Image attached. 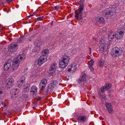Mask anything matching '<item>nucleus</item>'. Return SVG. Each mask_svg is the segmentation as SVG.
<instances>
[{
  "label": "nucleus",
  "instance_id": "obj_39",
  "mask_svg": "<svg viewBox=\"0 0 125 125\" xmlns=\"http://www.w3.org/2000/svg\"><path fill=\"white\" fill-rule=\"evenodd\" d=\"M88 67L91 71H93L94 70V69L92 66H89Z\"/></svg>",
  "mask_w": 125,
  "mask_h": 125
},
{
  "label": "nucleus",
  "instance_id": "obj_51",
  "mask_svg": "<svg viewBox=\"0 0 125 125\" xmlns=\"http://www.w3.org/2000/svg\"><path fill=\"white\" fill-rule=\"evenodd\" d=\"M6 116H5V117H8V115H6Z\"/></svg>",
  "mask_w": 125,
  "mask_h": 125
},
{
  "label": "nucleus",
  "instance_id": "obj_9",
  "mask_svg": "<svg viewBox=\"0 0 125 125\" xmlns=\"http://www.w3.org/2000/svg\"><path fill=\"white\" fill-rule=\"evenodd\" d=\"M25 82V78L24 76H22L17 82V85L20 88H21L24 85V84Z\"/></svg>",
  "mask_w": 125,
  "mask_h": 125
},
{
  "label": "nucleus",
  "instance_id": "obj_22",
  "mask_svg": "<svg viewBox=\"0 0 125 125\" xmlns=\"http://www.w3.org/2000/svg\"><path fill=\"white\" fill-rule=\"evenodd\" d=\"M96 21L99 23H103L104 22V20L102 17L98 16L95 19Z\"/></svg>",
  "mask_w": 125,
  "mask_h": 125
},
{
  "label": "nucleus",
  "instance_id": "obj_35",
  "mask_svg": "<svg viewBox=\"0 0 125 125\" xmlns=\"http://www.w3.org/2000/svg\"><path fill=\"white\" fill-rule=\"evenodd\" d=\"M23 97L24 99H25L26 100H27L28 99V95L27 94H24L23 95Z\"/></svg>",
  "mask_w": 125,
  "mask_h": 125
},
{
  "label": "nucleus",
  "instance_id": "obj_52",
  "mask_svg": "<svg viewBox=\"0 0 125 125\" xmlns=\"http://www.w3.org/2000/svg\"><path fill=\"white\" fill-rule=\"evenodd\" d=\"M29 41H31V39H30L29 40Z\"/></svg>",
  "mask_w": 125,
  "mask_h": 125
},
{
  "label": "nucleus",
  "instance_id": "obj_17",
  "mask_svg": "<svg viewBox=\"0 0 125 125\" xmlns=\"http://www.w3.org/2000/svg\"><path fill=\"white\" fill-rule=\"evenodd\" d=\"M87 117L84 115H79L77 117V119L78 121L79 122H82L84 123L86 121Z\"/></svg>",
  "mask_w": 125,
  "mask_h": 125
},
{
  "label": "nucleus",
  "instance_id": "obj_32",
  "mask_svg": "<svg viewBox=\"0 0 125 125\" xmlns=\"http://www.w3.org/2000/svg\"><path fill=\"white\" fill-rule=\"evenodd\" d=\"M98 94L100 96V98L101 99H105V96L104 95L101 94V93L100 92H98Z\"/></svg>",
  "mask_w": 125,
  "mask_h": 125
},
{
  "label": "nucleus",
  "instance_id": "obj_5",
  "mask_svg": "<svg viewBox=\"0 0 125 125\" xmlns=\"http://www.w3.org/2000/svg\"><path fill=\"white\" fill-rule=\"evenodd\" d=\"M26 56L24 54H22L19 55L16 60L14 61L13 66L16 68H18L19 66L20 62L21 61H23L25 59Z\"/></svg>",
  "mask_w": 125,
  "mask_h": 125
},
{
  "label": "nucleus",
  "instance_id": "obj_7",
  "mask_svg": "<svg viewBox=\"0 0 125 125\" xmlns=\"http://www.w3.org/2000/svg\"><path fill=\"white\" fill-rule=\"evenodd\" d=\"M86 73L87 72L85 71L82 72L81 75L80 77L77 80L79 84L81 83V85H84L86 83L85 82L88 78V77L86 75Z\"/></svg>",
  "mask_w": 125,
  "mask_h": 125
},
{
  "label": "nucleus",
  "instance_id": "obj_56",
  "mask_svg": "<svg viewBox=\"0 0 125 125\" xmlns=\"http://www.w3.org/2000/svg\"><path fill=\"white\" fill-rule=\"evenodd\" d=\"M8 8V9L9 8V7ZM9 12L8 11V12Z\"/></svg>",
  "mask_w": 125,
  "mask_h": 125
},
{
  "label": "nucleus",
  "instance_id": "obj_43",
  "mask_svg": "<svg viewBox=\"0 0 125 125\" xmlns=\"http://www.w3.org/2000/svg\"><path fill=\"white\" fill-rule=\"evenodd\" d=\"M37 46L38 47H39L40 46V45H39V43H38L37 44Z\"/></svg>",
  "mask_w": 125,
  "mask_h": 125
},
{
  "label": "nucleus",
  "instance_id": "obj_28",
  "mask_svg": "<svg viewBox=\"0 0 125 125\" xmlns=\"http://www.w3.org/2000/svg\"><path fill=\"white\" fill-rule=\"evenodd\" d=\"M46 85L43 84L42 83H40L39 87L41 90L45 88Z\"/></svg>",
  "mask_w": 125,
  "mask_h": 125
},
{
  "label": "nucleus",
  "instance_id": "obj_15",
  "mask_svg": "<svg viewBox=\"0 0 125 125\" xmlns=\"http://www.w3.org/2000/svg\"><path fill=\"white\" fill-rule=\"evenodd\" d=\"M8 64V61H7L5 63H4V64L3 67H4V71L3 72V73L5 75V76H6V77H6V79L7 78V77L8 76V75L7 74V73L8 72V66L7 65V64Z\"/></svg>",
  "mask_w": 125,
  "mask_h": 125
},
{
  "label": "nucleus",
  "instance_id": "obj_16",
  "mask_svg": "<svg viewBox=\"0 0 125 125\" xmlns=\"http://www.w3.org/2000/svg\"><path fill=\"white\" fill-rule=\"evenodd\" d=\"M106 109L110 113H112L113 112V110L111 104L106 103L105 104Z\"/></svg>",
  "mask_w": 125,
  "mask_h": 125
},
{
  "label": "nucleus",
  "instance_id": "obj_6",
  "mask_svg": "<svg viewBox=\"0 0 125 125\" xmlns=\"http://www.w3.org/2000/svg\"><path fill=\"white\" fill-rule=\"evenodd\" d=\"M104 40L101 38V39L99 42V44H101L99 46V50L101 52H104L107 51L108 49L109 45L107 43H104Z\"/></svg>",
  "mask_w": 125,
  "mask_h": 125
},
{
  "label": "nucleus",
  "instance_id": "obj_53",
  "mask_svg": "<svg viewBox=\"0 0 125 125\" xmlns=\"http://www.w3.org/2000/svg\"><path fill=\"white\" fill-rule=\"evenodd\" d=\"M90 50L91 51V48H90Z\"/></svg>",
  "mask_w": 125,
  "mask_h": 125
},
{
  "label": "nucleus",
  "instance_id": "obj_48",
  "mask_svg": "<svg viewBox=\"0 0 125 125\" xmlns=\"http://www.w3.org/2000/svg\"><path fill=\"white\" fill-rule=\"evenodd\" d=\"M14 70V69L13 68L12 69V71H13Z\"/></svg>",
  "mask_w": 125,
  "mask_h": 125
},
{
  "label": "nucleus",
  "instance_id": "obj_19",
  "mask_svg": "<svg viewBox=\"0 0 125 125\" xmlns=\"http://www.w3.org/2000/svg\"><path fill=\"white\" fill-rule=\"evenodd\" d=\"M76 63H74L71 64L70 66H69V67L68 69V71L70 72L71 71L74 72L76 71L77 67H76Z\"/></svg>",
  "mask_w": 125,
  "mask_h": 125
},
{
  "label": "nucleus",
  "instance_id": "obj_3",
  "mask_svg": "<svg viewBox=\"0 0 125 125\" xmlns=\"http://www.w3.org/2000/svg\"><path fill=\"white\" fill-rule=\"evenodd\" d=\"M57 84V81L53 80L51 82L50 84L48 85L46 88L45 94L47 95L48 93H51Z\"/></svg>",
  "mask_w": 125,
  "mask_h": 125
},
{
  "label": "nucleus",
  "instance_id": "obj_27",
  "mask_svg": "<svg viewBox=\"0 0 125 125\" xmlns=\"http://www.w3.org/2000/svg\"><path fill=\"white\" fill-rule=\"evenodd\" d=\"M25 37L24 36H22L18 40V42L20 43L23 41L25 39Z\"/></svg>",
  "mask_w": 125,
  "mask_h": 125
},
{
  "label": "nucleus",
  "instance_id": "obj_33",
  "mask_svg": "<svg viewBox=\"0 0 125 125\" xmlns=\"http://www.w3.org/2000/svg\"><path fill=\"white\" fill-rule=\"evenodd\" d=\"M61 8V7L59 5H57L56 6L53 7V9L54 10H56L59 9Z\"/></svg>",
  "mask_w": 125,
  "mask_h": 125
},
{
  "label": "nucleus",
  "instance_id": "obj_29",
  "mask_svg": "<svg viewBox=\"0 0 125 125\" xmlns=\"http://www.w3.org/2000/svg\"><path fill=\"white\" fill-rule=\"evenodd\" d=\"M47 82V80L46 79H42L40 83H42L44 85H46Z\"/></svg>",
  "mask_w": 125,
  "mask_h": 125
},
{
  "label": "nucleus",
  "instance_id": "obj_34",
  "mask_svg": "<svg viewBox=\"0 0 125 125\" xmlns=\"http://www.w3.org/2000/svg\"><path fill=\"white\" fill-rule=\"evenodd\" d=\"M44 17L43 16L42 17H39L37 18L36 19V20L37 21H39V20H42L44 19Z\"/></svg>",
  "mask_w": 125,
  "mask_h": 125
},
{
  "label": "nucleus",
  "instance_id": "obj_30",
  "mask_svg": "<svg viewBox=\"0 0 125 125\" xmlns=\"http://www.w3.org/2000/svg\"><path fill=\"white\" fill-rule=\"evenodd\" d=\"M104 62L103 60H101L99 62L98 65L100 67H102L104 64Z\"/></svg>",
  "mask_w": 125,
  "mask_h": 125
},
{
  "label": "nucleus",
  "instance_id": "obj_11",
  "mask_svg": "<svg viewBox=\"0 0 125 125\" xmlns=\"http://www.w3.org/2000/svg\"><path fill=\"white\" fill-rule=\"evenodd\" d=\"M17 45L13 43H11L8 47V52H14L18 49Z\"/></svg>",
  "mask_w": 125,
  "mask_h": 125
},
{
  "label": "nucleus",
  "instance_id": "obj_37",
  "mask_svg": "<svg viewBox=\"0 0 125 125\" xmlns=\"http://www.w3.org/2000/svg\"><path fill=\"white\" fill-rule=\"evenodd\" d=\"M92 39L94 40L95 41V43H97V39L96 38L94 37H92Z\"/></svg>",
  "mask_w": 125,
  "mask_h": 125
},
{
  "label": "nucleus",
  "instance_id": "obj_55",
  "mask_svg": "<svg viewBox=\"0 0 125 125\" xmlns=\"http://www.w3.org/2000/svg\"><path fill=\"white\" fill-rule=\"evenodd\" d=\"M9 61H8V62H9ZM8 63H9V62H8Z\"/></svg>",
  "mask_w": 125,
  "mask_h": 125
},
{
  "label": "nucleus",
  "instance_id": "obj_13",
  "mask_svg": "<svg viewBox=\"0 0 125 125\" xmlns=\"http://www.w3.org/2000/svg\"><path fill=\"white\" fill-rule=\"evenodd\" d=\"M37 91V88L34 85H33L31 88L30 93L34 97H36V94Z\"/></svg>",
  "mask_w": 125,
  "mask_h": 125
},
{
  "label": "nucleus",
  "instance_id": "obj_46",
  "mask_svg": "<svg viewBox=\"0 0 125 125\" xmlns=\"http://www.w3.org/2000/svg\"><path fill=\"white\" fill-rule=\"evenodd\" d=\"M33 14L30 15V17H32V16H33Z\"/></svg>",
  "mask_w": 125,
  "mask_h": 125
},
{
  "label": "nucleus",
  "instance_id": "obj_45",
  "mask_svg": "<svg viewBox=\"0 0 125 125\" xmlns=\"http://www.w3.org/2000/svg\"><path fill=\"white\" fill-rule=\"evenodd\" d=\"M30 23V22H28L27 21V22H26L24 23V24H26V23Z\"/></svg>",
  "mask_w": 125,
  "mask_h": 125
},
{
  "label": "nucleus",
  "instance_id": "obj_18",
  "mask_svg": "<svg viewBox=\"0 0 125 125\" xmlns=\"http://www.w3.org/2000/svg\"><path fill=\"white\" fill-rule=\"evenodd\" d=\"M56 67V63H53L51 67L49 69V72L51 74L55 73Z\"/></svg>",
  "mask_w": 125,
  "mask_h": 125
},
{
  "label": "nucleus",
  "instance_id": "obj_21",
  "mask_svg": "<svg viewBox=\"0 0 125 125\" xmlns=\"http://www.w3.org/2000/svg\"><path fill=\"white\" fill-rule=\"evenodd\" d=\"M14 81L13 79L12 78H8V88L13 85Z\"/></svg>",
  "mask_w": 125,
  "mask_h": 125
},
{
  "label": "nucleus",
  "instance_id": "obj_8",
  "mask_svg": "<svg viewBox=\"0 0 125 125\" xmlns=\"http://www.w3.org/2000/svg\"><path fill=\"white\" fill-rule=\"evenodd\" d=\"M123 50L122 48L116 47L114 48L113 50V55L116 57L120 55L122 53Z\"/></svg>",
  "mask_w": 125,
  "mask_h": 125
},
{
  "label": "nucleus",
  "instance_id": "obj_40",
  "mask_svg": "<svg viewBox=\"0 0 125 125\" xmlns=\"http://www.w3.org/2000/svg\"><path fill=\"white\" fill-rule=\"evenodd\" d=\"M13 0H8V3L11 2Z\"/></svg>",
  "mask_w": 125,
  "mask_h": 125
},
{
  "label": "nucleus",
  "instance_id": "obj_4",
  "mask_svg": "<svg viewBox=\"0 0 125 125\" xmlns=\"http://www.w3.org/2000/svg\"><path fill=\"white\" fill-rule=\"evenodd\" d=\"M84 7V4L83 3H82L79 7V11H75V17L77 19L80 20H82L83 19L82 12L83 10Z\"/></svg>",
  "mask_w": 125,
  "mask_h": 125
},
{
  "label": "nucleus",
  "instance_id": "obj_1",
  "mask_svg": "<svg viewBox=\"0 0 125 125\" xmlns=\"http://www.w3.org/2000/svg\"><path fill=\"white\" fill-rule=\"evenodd\" d=\"M120 3L118 1H116L115 3V7H109L108 8L104 10L103 12V15L106 17H107L109 15L111 14L112 15H113L114 13L119 12L120 11L119 9L121 6V5H120Z\"/></svg>",
  "mask_w": 125,
  "mask_h": 125
},
{
  "label": "nucleus",
  "instance_id": "obj_49",
  "mask_svg": "<svg viewBox=\"0 0 125 125\" xmlns=\"http://www.w3.org/2000/svg\"><path fill=\"white\" fill-rule=\"evenodd\" d=\"M30 17V15L28 16H27V18H29V17Z\"/></svg>",
  "mask_w": 125,
  "mask_h": 125
},
{
  "label": "nucleus",
  "instance_id": "obj_38",
  "mask_svg": "<svg viewBox=\"0 0 125 125\" xmlns=\"http://www.w3.org/2000/svg\"><path fill=\"white\" fill-rule=\"evenodd\" d=\"M105 90V88L104 87V86L103 88L101 89V91L102 92H104Z\"/></svg>",
  "mask_w": 125,
  "mask_h": 125
},
{
  "label": "nucleus",
  "instance_id": "obj_41",
  "mask_svg": "<svg viewBox=\"0 0 125 125\" xmlns=\"http://www.w3.org/2000/svg\"><path fill=\"white\" fill-rule=\"evenodd\" d=\"M108 96H109V97L110 98H111L112 97V95H111V94H109L108 95Z\"/></svg>",
  "mask_w": 125,
  "mask_h": 125
},
{
  "label": "nucleus",
  "instance_id": "obj_26",
  "mask_svg": "<svg viewBox=\"0 0 125 125\" xmlns=\"http://www.w3.org/2000/svg\"><path fill=\"white\" fill-rule=\"evenodd\" d=\"M105 88V90H107L109 89L111 87V84L110 83H107L104 86Z\"/></svg>",
  "mask_w": 125,
  "mask_h": 125
},
{
  "label": "nucleus",
  "instance_id": "obj_24",
  "mask_svg": "<svg viewBox=\"0 0 125 125\" xmlns=\"http://www.w3.org/2000/svg\"><path fill=\"white\" fill-rule=\"evenodd\" d=\"M4 86L7 90L8 89V79L6 80L3 83Z\"/></svg>",
  "mask_w": 125,
  "mask_h": 125
},
{
  "label": "nucleus",
  "instance_id": "obj_14",
  "mask_svg": "<svg viewBox=\"0 0 125 125\" xmlns=\"http://www.w3.org/2000/svg\"><path fill=\"white\" fill-rule=\"evenodd\" d=\"M117 31H118V33L115 34V37L117 40H120L123 37L124 32L122 31H119V29Z\"/></svg>",
  "mask_w": 125,
  "mask_h": 125
},
{
  "label": "nucleus",
  "instance_id": "obj_10",
  "mask_svg": "<svg viewBox=\"0 0 125 125\" xmlns=\"http://www.w3.org/2000/svg\"><path fill=\"white\" fill-rule=\"evenodd\" d=\"M46 60V56L42 55L39 58L37 64L38 65L40 66L45 62Z\"/></svg>",
  "mask_w": 125,
  "mask_h": 125
},
{
  "label": "nucleus",
  "instance_id": "obj_47",
  "mask_svg": "<svg viewBox=\"0 0 125 125\" xmlns=\"http://www.w3.org/2000/svg\"><path fill=\"white\" fill-rule=\"evenodd\" d=\"M28 70V68H25V70H24V71H25V70H26V71H27Z\"/></svg>",
  "mask_w": 125,
  "mask_h": 125
},
{
  "label": "nucleus",
  "instance_id": "obj_25",
  "mask_svg": "<svg viewBox=\"0 0 125 125\" xmlns=\"http://www.w3.org/2000/svg\"><path fill=\"white\" fill-rule=\"evenodd\" d=\"M29 91V87L27 85H25L24 87L23 91L25 93H28Z\"/></svg>",
  "mask_w": 125,
  "mask_h": 125
},
{
  "label": "nucleus",
  "instance_id": "obj_23",
  "mask_svg": "<svg viewBox=\"0 0 125 125\" xmlns=\"http://www.w3.org/2000/svg\"><path fill=\"white\" fill-rule=\"evenodd\" d=\"M49 51L48 49L44 50L42 52V55L44 56H46V55L49 53Z\"/></svg>",
  "mask_w": 125,
  "mask_h": 125
},
{
  "label": "nucleus",
  "instance_id": "obj_54",
  "mask_svg": "<svg viewBox=\"0 0 125 125\" xmlns=\"http://www.w3.org/2000/svg\"><path fill=\"white\" fill-rule=\"evenodd\" d=\"M33 37V36H31V37Z\"/></svg>",
  "mask_w": 125,
  "mask_h": 125
},
{
  "label": "nucleus",
  "instance_id": "obj_42",
  "mask_svg": "<svg viewBox=\"0 0 125 125\" xmlns=\"http://www.w3.org/2000/svg\"><path fill=\"white\" fill-rule=\"evenodd\" d=\"M14 111L13 110H11V111H9V113H12L13 112V111Z\"/></svg>",
  "mask_w": 125,
  "mask_h": 125
},
{
  "label": "nucleus",
  "instance_id": "obj_36",
  "mask_svg": "<svg viewBox=\"0 0 125 125\" xmlns=\"http://www.w3.org/2000/svg\"><path fill=\"white\" fill-rule=\"evenodd\" d=\"M9 34V36H8V40H9L10 41L12 40V39L11 38H10L12 35V34L11 33H10L8 32V34Z\"/></svg>",
  "mask_w": 125,
  "mask_h": 125
},
{
  "label": "nucleus",
  "instance_id": "obj_20",
  "mask_svg": "<svg viewBox=\"0 0 125 125\" xmlns=\"http://www.w3.org/2000/svg\"><path fill=\"white\" fill-rule=\"evenodd\" d=\"M114 32V31H112L108 34V38L109 41H111L114 39V37L115 36Z\"/></svg>",
  "mask_w": 125,
  "mask_h": 125
},
{
  "label": "nucleus",
  "instance_id": "obj_44",
  "mask_svg": "<svg viewBox=\"0 0 125 125\" xmlns=\"http://www.w3.org/2000/svg\"><path fill=\"white\" fill-rule=\"evenodd\" d=\"M36 12H34L33 13V15H34L36 14Z\"/></svg>",
  "mask_w": 125,
  "mask_h": 125
},
{
  "label": "nucleus",
  "instance_id": "obj_2",
  "mask_svg": "<svg viewBox=\"0 0 125 125\" xmlns=\"http://www.w3.org/2000/svg\"><path fill=\"white\" fill-rule=\"evenodd\" d=\"M70 59V58L69 56L65 55L62 57L59 61V67L62 68H65L68 64Z\"/></svg>",
  "mask_w": 125,
  "mask_h": 125
},
{
  "label": "nucleus",
  "instance_id": "obj_31",
  "mask_svg": "<svg viewBox=\"0 0 125 125\" xmlns=\"http://www.w3.org/2000/svg\"><path fill=\"white\" fill-rule=\"evenodd\" d=\"M94 61L93 60H91L88 62V66H92L94 64Z\"/></svg>",
  "mask_w": 125,
  "mask_h": 125
},
{
  "label": "nucleus",
  "instance_id": "obj_12",
  "mask_svg": "<svg viewBox=\"0 0 125 125\" xmlns=\"http://www.w3.org/2000/svg\"><path fill=\"white\" fill-rule=\"evenodd\" d=\"M19 92V90L16 88H14L11 90L10 91V94L11 95V98H13L16 97Z\"/></svg>",
  "mask_w": 125,
  "mask_h": 125
},
{
  "label": "nucleus",
  "instance_id": "obj_50",
  "mask_svg": "<svg viewBox=\"0 0 125 125\" xmlns=\"http://www.w3.org/2000/svg\"><path fill=\"white\" fill-rule=\"evenodd\" d=\"M6 3H8V0H6Z\"/></svg>",
  "mask_w": 125,
  "mask_h": 125
}]
</instances>
